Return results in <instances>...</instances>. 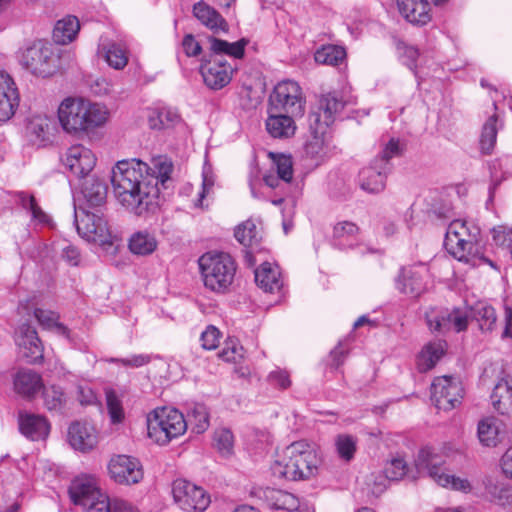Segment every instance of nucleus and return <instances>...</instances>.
Wrapping results in <instances>:
<instances>
[{"instance_id":"nucleus-1","label":"nucleus","mask_w":512,"mask_h":512,"mask_svg":"<svg viewBox=\"0 0 512 512\" xmlns=\"http://www.w3.org/2000/svg\"><path fill=\"white\" fill-rule=\"evenodd\" d=\"M173 171L167 158H153L150 164L139 159L118 161L112 169L113 193L119 203L137 215L158 206L159 185L166 187Z\"/></svg>"},{"instance_id":"nucleus-2","label":"nucleus","mask_w":512,"mask_h":512,"mask_svg":"<svg viewBox=\"0 0 512 512\" xmlns=\"http://www.w3.org/2000/svg\"><path fill=\"white\" fill-rule=\"evenodd\" d=\"M208 42L211 55L209 59H203L200 72L204 83L210 89L219 90L230 83L234 71L231 64L222 59V55H228L235 59L243 58L248 40L242 38L230 43L210 36Z\"/></svg>"},{"instance_id":"nucleus-3","label":"nucleus","mask_w":512,"mask_h":512,"mask_svg":"<svg viewBox=\"0 0 512 512\" xmlns=\"http://www.w3.org/2000/svg\"><path fill=\"white\" fill-rule=\"evenodd\" d=\"M320 459L314 446L305 441H295L288 445L280 460L272 465L275 476L291 481L307 480L313 477L317 471Z\"/></svg>"},{"instance_id":"nucleus-4","label":"nucleus","mask_w":512,"mask_h":512,"mask_svg":"<svg viewBox=\"0 0 512 512\" xmlns=\"http://www.w3.org/2000/svg\"><path fill=\"white\" fill-rule=\"evenodd\" d=\"M199 266L206 288L223 293L234 280L236 264L227 253H206L199 259Z\"/></svg>"},{"instance_id":"nucleus-5","label":"nucleus","mask_w":512,"mask_h":512,"mask_svg":"<svg viewBox=\"0 0 512 512\" xmlns=\"http://www.w3.org/2000/svg\"><path fill=\"white\" fill-rule=\"evenodd\" d=\"M187 429L183 414L173 408H157L147 417V433L159 445H166Z\"/></svg>"},{"instance_id":"nucleus-6","label":"nucleus","mask_w":512,"mask_h":512,"mask_svg":"<svg viewBox=\"0 0 512 512\" xmlns=\"http://www.w3.org/2000/svg\"><path fill=\"white\" fill-rule=\"evenodd\" d=\"M444 464L445 461L443 457L434 454L428 448L420 450L415 461L418 473L422 476H429L438 485L462 492L470 491V482L467 479L455 477L454 475L447 473L444 468Z\"/></svg>"},{"instance_id":"nucleus-7","label":"nucleus","mask_w":512,"mask_h":512,"mask_svg":"<svg viewBox=\"0 0 512 512\" xmlns=\"http://www.w3.org/2000/svg\"><path fill=\"white\" fill-rule=\"evenodd\" d=\"M478 237V228H469L465 221L457 219L449 224L444 245L453 257L468 263L478 252Z\"/></svg>"},{"instance_id":"nucleus-8","label":"nucleus","mask_w":512,"mask_h":512,"mask_svg":"<svg viewBox=\"0 0 512 512\" xmlns=\"http://www.w3.org/2000/svg\"><path fill=\"white\" fill-rule=\"evenodd\" d=\"M69 495L72 502L86 512H101L108 503V495L101 491L96 478L88 475L76 477L71 482Z\"/></svg>"},{"instance_id":"nucleus-9","label":"nucleus","mask_w":512,"mask_h":512,"mask_svg":"<svg viewBox=\"0 0 512 512\" xmlns=\"http://www.w3.org/2000/svg\"><path fill=\"white\" fill-rule=\"evenodd\" d=\"M271 111L303 116L306 98L300 85L292 80L279 82L270 96Z\"/></svg>"},{"instance_id":"nucleus-10","label":"nucleus","mask_w":512,"mask_h":512,"mask_svg":"<svg viewBox=\"0 0 512 512\" xmlns=\"http://www.w3.org/2000/svg\"><path fill=\"white\" fill-rule=\"evenodd\" d=\"M74 212L76 229L83 239L99 245L111 244L110 229L101 215L89 212L82 206H75Z\"/></svg>"},{"instance_id":"nucleus-11","label":"nucleus","mask_w":512,"mask_h":512,"mask_svg":"<svg viewBox=\"0 0 512 512\" xmlns=\"http://www.w3.org/2000/svg\"><path fill=\"white\" fill-rule=\"evenodd\" d=\"M172 495L174 502L186 512H204L211 502L201 486L182 478L173 481Z\"/></svg>"},{"instance_id":"nucleus-12","label":"nucleus","mask_w":512,"mask_h":512,"mask_svg":"<svg viewBox=\"0 0 512 512\" xmlns=\"http://www.w3.org/2000/svg\"><path fill=\"white\" fill-rule=\"evenodd\" d=\"M344 106L345 102L339 93L334 91L322 94L319 97L316 110L309 114L310 130L316 133H326L328 127L335 121Z\"/></svg>"},{"instance_id":"nucleus-13","label":"nucleus","mask_w":512,"mask_h":512,"mask_svg":"<svg viewBox=\"0 0 512 512\" xmlns=\"http://www.w3.org/2000/svg\"><path fill=\"white\" fill-rule=\"evenodd\" d=\"M464 388L458 378L441 376L431 384V400L438 410L449 411L461 403Z\"/></svg>"},{"instance_id":"nucleus-14","label":"nucleus","mask_w":512,"mask_h":512,"mask_svg":"<svg viewBox=\"0 0 512 512\" xmlns=\"http://www.w3.org/2000/svg\"><path fill=\"white\" fill-rule=\"evenodd\" d=\"M425 319L431 331L441 334L450 331L461 332L468 326V314L459 308H430L425 313Z\"/></svg>"},{"instance_id":"nucleus-15","label":"nucleus","mask_w":512,"mask_h":512,"mask_svg":"<svg viewBox=\"0 0 512 512\" xmlns=\"http://www.w3.org/2000/svg\"><path fill=\"white\" fill-rule=\"evenodd\" d=\"M21 65L36 76L47 77L53 73V51L42 42H36L26 48L20 57Z\"/></svg>"},{"instance_id":"nucleus-16","label":"nucleus","mask_w":512,"mask_h":512,"mask_svg":"<svg viewBox=\"0 0 512 512\" xmlns=\"http://www.w3.org/2000/svg\"><path fill=\"white\" fill-rule=\"evenodd\" d=\"M85 99L68 97L58 108V118L63 129L68 133L85 132Z\"/></svg>"},{"instance_id":"nucleus-17","label":"nucleus","mask_w":512,"mask_h":512,"mask_svg":"<svg viewBox=\"0 0 512 512\" xmlns=\"http://www.w3.org/2000/svg\"><path fill=\"white\" fill-rule=\"evenodd\" d=\"M62 162L74 176L85 179L96 165V156L91 149L82 144H75L66 150Z\"/></svg>"},{"instance_id":"nucleus-18","label":"nucleus","mask_w":512,"mask_h":512,"mask_svg":"<svg viewBox=\"0 0 512 512\" xmlns=\"http://www.w3.org/2000/svg\"><path fill=\"white\" fill-rule=\"evenodd\" d=\"M108 471L111 479L118 484H136L143 478L139 460L127 455L112 457L108 464Z\"/></svg>"},{"instance_id":"nucleus-19","label":"nucleus","mask_w":512,"mask_h":512,"mask_svg":"<svg viewBox=\"0 0 512 512\" xmlns=\"http://www.w3.org/2000/svg\"><path fill=\"white\" fill-rule=\"evenodd\" d=\"M16 342L21 357L28 363H38L43 359V345L36 330L29 324H23L19 328Z\"/></svg>"},{"instance_id":"nucleus-20","label":"nucleus","mask_w":512,"mask_h":512,"mask_svg":"<svg viewBox=\"0 0 512 512\" xmlns=\"http://www.w3.org/2000/svg\"><path fill=\"white\" fill-rule=\"evenodd\" d=\"M13 389L16 394L25 398H34L43 388L41 375L30 368H18L12 374Z\"/></svg>"},{"instance_id":"nucleus-21","label":"nucleus","mask_w":512,"mask_h":512,"mask_svg":"<svg viewBox=\"0 0 512 512\" xmlns=\"http://www.w3.org/2000/svg\"><path fill=\"white\" fill-rule=\"evenodd\" d=\"M19 101L14 80L9 74L0 72V121H7L15 114Z\"/></svg>"},{"instance_id":"nucleus-22","label":"nucleus","mask_w":512,"mask_h":512,"mask_svg":"<svg viewBox=\"0 0 512 512\" xmlns=\"http://www.w3.org/2000/svg\"><path fill=\"white\" fill-rule=\"evenodd\" d=\"M68 441L75 450L88 452L96 447L98 436L91 424L75 422L68 429Z\"/></svg>"},{"instance_id":"nucleus-23","label":"nucleus","mask_w":512,"mask_h":512,"mask_svg":"<svg viewBox=\"0 0 512 512\" xmlns=\"http://www.w3.org/2000/svg\"><path fill=\"white\" fill-rule=\"evenodd\" d=\"M389 173L387 166L376 164V161L373 160L369 166L360 171L359 185L361 189L368 193H380L385 189L386 178Z\"/></svg>"},{"instance_id":"nucleus-24","label":"nucleus","mask_w":512,"mask_h":512,"mask_svg":"<svg viewBox=\"0 0 512 512\" xmlns=\"http://www.w3.org/2000/svg\"><path fill=\"white\" fill-rule=\"evenodd\" d=\"M284 112L271 111L265 121L266 130L273 138L288 139L291 138L296 131L295 118Z\"/></svg>"},{"instance_id":"nucleus-25","label":"nucleus","mask_w":512,"mask_h":512,"mask_svg":"<svg viewBox=\"0 0 512 512\" xmlns=\"http://www.w3.org/2000/svg\"><path fill=\"white\" fill-rule=\"evenodd\" d=\"M19 429L25 437L36 441L48 436L50 424L42 415L21 412L19 413Z\"/></svg>"},{"instance_id":"nucleus-26","label":"nucleus","mask_w":512,"mask_h":512,"mask_svg":"<svg viewBox=\"0 0 512 512\" xmlns=\"http://www.w3.org/2000/svg\"><path fill=\"white\" fill-rule=\"evenodd\" d=\"M80 193L87 208H97L105 204L107 198V185L98 177L91 176L83 180Z\"/></svg>"},{"instance_id":"nucleus-27","label":"nucleus","mask_w":512,"mask_h":512,"mask_svg":"<svg viewBox=\"0 0 512 512\" xmlns=\"http://www.w3.org/2000/svg\"><path fill=\"white\" fill-rule=\"evenodd\" d=\"M397 289L410 297H418L426 290L423 269L403 268L396 280Z\"/></svg>"},{"instance_id":"nucleus-28","label":"nucleus","mask_w":512,"mask_h":512,"mask_svg":"<svg viewBox=\"0 0 512 512\" xmlns=\"http://www.w3.org/2000/svg\"><path fill=\"white\" fill-rule=\"evenodd\" d=\"M399 11L412 24L425 25L431 20L428 0H398Z\"/></svg>"},{"instance_id":"nucleus-29","label":"nucleus","mask_w":512,"mask_h":512,"mask_svg":"<svg viewBox=\"0 0 512 512\" xmlns=\"http://www.w3.org/2000/svg\"><path fill=\"white\" fill-rule=\"evenodd\" d=\"M193 15L213 33L228 31V23L213 7L199 1L193 5Z\"/></svg>"},{"instance_id":"nucleus-30","label":"nucleus","mask_w":512,"mask_h":512,"mask_svg":"<svg viewBox=\"0 0 512 512\" xmlns=\"http://www.w3.org/2000/svg\"><path fill=\"white\" fill-rule=\"evenodd\" d=\"M255 282L265 292L280 291L283 286L279 267L265 262L255 270Z\"/></svg>"},{"instance_id":"nucleus-31","label":"nucleus","mask_w":512,"mask_h":512,"mask_svg":"<svg viewBox=\"0 0 512 512\" xmlns=\"http://www.w3.org/2000/svg\"><path fill=\"white\" fill-rule=\"evenodd\" d=\"M446 342L436 340L426 344L417 358V367L420 372L431 370L446 351Z\"/></svg>"},{"instance_id":"nucleus-32","label":"nucleus","mask_w":512,"mask_h":512,"mask_svg":"<svg viewBox=\"0 0 512 512\" xmlns=\"http://www.w3.org/2000/svg\"><path fill=\"white\" fill-rule=\"evenodd\" d=\"M15 202L26 212L30 213L31 221L39 224H48L49 216L40 207L35 196L26 191H17L14 193Z\"/></svg>"},{"instance_id":"nucleus-33","label":"nucleus","mask_w":512,"mask_h":512,"mask_svg":"<svg viewBox=\"0 0 512 512\" xmlns=\"http://www.w3.org/2000/svg\"><path fill=\"white\" fill-rule=\"evenodd\" d=\"M99 53L103 55L107 64L115 70H122L128 64V52L124 45L109 42L99 46Z\"/></svg>"},{"instance_id":"nucleus-34","label":"nucleus","mask_w":512,"mask_h":512,"mask_svg":"<svg viewBox=\"0 0 512 512\" xmlns=\"http://www.w3.org/2000/svg\"><path fill=\"white\" fill-rule=\"evenodd\" d=\"M493 407L501 414L512 409V378L501 379L491 394Z\"/></svg>"},{"instance_id":"nucleus-35","label":"nucleus","mask_w":512,"mask_h":512,"mask_svg":"<svg viewBox=\"0 0 512 512\" xmlns=\"http://www.w3.org/2000/svg\"><path fill=\"white\" fill-rule=\"evenodd\" d=\"M79 29L80 23L77 17L67 16L57 21L53 30V39L58 44H68L74 40Z\"/></svg>"},{"instance_id":"nucleus-36","label":"nucleus","mask_w":512,"mask_h":512,"mask_svg":"<svg viewBox=\"0 0 512 512\" xmlns=\"http://www.w3.org/2000/svg\"><path fill=\"white\" fill-rule=\"evenodd\" d=\"M85 132L103 126L109 119L110 112L103 104L85 101Z\"/></svg>"},{"instance_id":"nucleus-37","label":"nucleus","mask_w":512,"mask_h":512,"mask_svg":"<svg viewBox=\"0 0 512 512\" xmlns=\"http://www.w3.org/2000/svg\"><path fill=\"white\" fill-rule=\"evenodd\" d=\"M128 246L133 254L149 255L156 250L157 240L147 231H138L131 235Z\"/></svg>"},{"instance_id":"nucleus-38","label":"nucleus","mask_w":512,"mask_h":512,"mask_svg":"<svg viewBox=\"0 0 512 512\" xmlns=\"http://www.w3.org/2000/svg\"><path fill=\"white\" fill-rule=\"evenodd\" d=\"M180 115L173 109L162 108L152 110L148 116V123L150 128L162 130L174 127L180 122Z\"/></svg>"},{"instance_id":"nucleus-39","label":"nucleus","mask_w":512,"mask_h":512,"mask_svg":"<svg viewBox=\"0 0 512 512\" xmlns=\"http://www.w3.org/2000/svg\"><path fill=\"white\" fill-rule=\"evenodd\" d=\"M471 316L479 323L482 331L489 332L494 329L497 316L491 305L485 302L476 303L471 307Z\"/></svg>"},{"instance_id":"nucleus-40","label":"nucleus","mask_w":512,"mask_h":512,"mask_svg":"<svg viewBox=\"0 0 512 512\" xmlns=\"http://www.w3.org/2000/svg\"><path fill=\"white\" fill-rule=\"evenodd\" d=\"M479 441L487 447H494L499 442L498 421L494 418H486L478 424Z\"/></svg>"},{"instance_id":"nucleus-41","label":"nucleus","mask_w":512,"mask_h":512,"mask_svg":"<svg viewBox=\"0 0 512 512\" xmlns=\"http://www.w3.org/2000/svg\"><path fill=\"white\" fill-rule=\"evenodd\" d=\"M346 52L344 48L336 45L323 46L315 53V61L320 64L337 66L344 61Z\"/></svg>"},{"instance_id":"nucleus-42","label":"nucleus","mask_w":512,"mask_h":512,"mask_svg":"<svg viewBox=\"0 0 512 512\" xmlns=\"http://www.w3.org/2000/svg\"><path fill=\"white\" fill-rule=\"evenodd\" d=\"M43 402L49 411H61L66 404V395L63 389L56 385L43 386Z\"/></svg>"},{"instance_id":"nucleus-43","label":"nucleus","mask_w":512,"mask_h":512,"mask_svg":"<svg viewBox=\"0 0 512 512\" xmlns=\"http://www.w3.org/2000/svg\"><path fill=\"white\" fill-rule=\"evenodd\" d=\"M234 235L237 241L246 247L257 244L261 238L256 224L251 220L238 225Z\"/></svg>"},{"instance_id":"nucleus-44","label":"nucleus","mask_w":512,"mask_h":512,"mask_svg":"<svg viewBox=\"0 0 512 512\" xmlns=\"http://www.w3.org/2000/svg\"><path fill=\"white\" fill-rule=\"evenodd\" d=\"M497 116L493 115L488 118V120L483 125L481 138H480V146L481 150L485 154H490L495 146L496 138H497Z\"/></svg>"},{"instance_id":"nucleus-45","label":"nucleus","mask_w":512,"mask_h":512,"mask_svg":"<svg viewBox=\"0 0 512 512\" xmlns=\"http://www.w3.org/2000/svg\"><path fill=\"white\" fill-rule=\"evenodd\" d=\"M358 231V226L353 222H339L333 228V240L338 246L344 247L358 234Z\"/></svg>"},{"instance_id":"nucleus-46","label":"nucleus","mask_w":512,"mask_h":512,"mask_svg":"<svg viewBox=\"0 0 512 512\" xmlns=\"http://www.w3.org/2000/svg\"><path fill=\"white\" fill-rule=\"evenodd\" d=\"M272 506L275 509L287 510L290 512L298 511L300 507L299 499L286 491H274L271 496Z\"/></svg>"},{"instance_id":"nucleus-47","label":"nucleus","mask_w":512,"mask_h":512,"mask_svg":"<svg viewBox=\"0 0 512 512\" xmlns=\"http://www.w3.org/2000/svg\"><path fill=\"white\" fill-rule=\"evenodd\" d=\"M193 425V430L200 434L209 426V415L204 405L197 404L188 413L187 424Z\"/></svg>"},{"instance_id":"nucleus-48","label":"nucleus","mask_w":512,"mask_h":512,"mask_svg":"<svg viewBox=\"0 0 512 512\" xmlns=\"http://www.w3.org/2000/svg\"><path fill=\"white\" fill-rule=\"evenodd\" d=\"M271 172H275L282 181L290 182L293 178L292 158L287 155L273 156Z\"/></svg>"},{"instance_id":"nucleus-49","label":"nucleus","mask_w":512,"mask_h":512,"mask_svg":"<svg viewBox=\"0 0 512 512\" xmlns=\"http://www.w3.org/2000/svg\"><path fill=\"white\" fill-rule=\"evenodd\" d=\"M34 316L44 328H56L63 335L68 334L67 327L58 322L59 316L55 312L37 308L34 311Z\"/></svg>"},{"instance_id":"nucleus-50","label":"nucleus","mask_w":512,"mask_h":512,"mask_svg":"<svg viewBox=\"0 0 512 512\" xmlns=\"http://www.w3.org/2000/svg\"><path fill=\"white\" fill-rule=\"evenodd\" d=\"M401 147L399 140L395 138H391L383 147L382 151L378 156L375 157L374 161L376 164H380L381 166H387V170L391 171L390 160L393 157H397L401 155Z\"/></svg>"},{"instance_id":"nucleus-51","label":"nucleus","mask_w":512,"mask_h":512,"mask_svg":"<svg viewBox=\"0 0 512 512\" xmlns=\"http://www.w3.org/2000/svg\"><path fill=\"white\" fill-rule=\"evenodd\" d=\"M214 443L217 450L224 456H228L233 451L234 437L230 430L226 428L219 429L214 434Z\"/></svg>"},{"instance_id":"nucleus-52","label":"nucleus","mask_w":512,"mask_h":512,"mask_svg":"<svg viewBox=\"0 0 512 512\" xmlns=\"http://www.w3.org/2000/svg\"><path fill=\"white\" fill-rule=\"evenodd\" d=\"M407 472L406 462L402 458L392 459L384 469L387 479L397 481L402 479Z\"/></svg>"},{"instance_id":"nucleus-53","label":"nucleus","mask_w":512,"mask_h":512,"mask_svg":"<svg viewBox=\"0 0 512 512\" xmlns=\"http://www.w3.org/2000/svg\"><path fill=\"white\" fill-rule=\"evenodd\" d=\"M219 357L226 362L237 363L243 358V347L236 340H229L219 353Z\"/></svg>"},{"instance_id":"nucleus-54","label":"nucleus","mask_w":512,"mask_h":512,"mask_svg":"<svg viewBox=\"0 0 512 512\" xmlns=\"http://www.w3.org/2000/svg\"><path fill=\"white\" fill-rule=\"evenodd\" d=\"M336 447L342 458L350 460L353 458L356 450V441L352 436L339 435L336 440Z\"/></svg>"},{"instance_id":"nucleus-55","label":"nucleus","mask_w":512,"mask_h":512,"mask_svg":"<svg viewBox=\"0 0 512 512\" xmlns=\"http://www.w3.org/2000/svg\"><path fill=\"white\" fill-rule=\"evenodd\" d=\"M489 494L500 505L512 504V486L496 484L488 487Z\"/></svg>"},{"instance_id":"nucleus-56","label":"nucleus","mask_w":512,"mask_h":512,"mask_svg":"<svg viewBox=\"0 0 512 512\" xmlns=\"http://www.w3.org/2000/svg\"><path fill=\"white\" fill-rule=\"evenodd\" d=\"M107 502L101 512H140L135 505L118 497L108 496Z\"/></svg>"},{"instance_id":"nucleus-57","label":"nucleus","mask_w":512,"mask_h":512,"mask_svg":"<svg viewBox=\"0 0 512 512\" xmlns=\"http://www.w3.org/2000/svg\"><path fill=\"white\" fill-rule=\"evenodd\" d=\"M106 400L108 413L112 423L117 424L122 422L124 419V412L120 400L112 392L107 393Z\"/></svg>"},{"instance_id":"nucleus-58","label":"nucleus","mask_w":512,"mask_h":512,"mask_svg":"<svg viewBox=\"0 0 512 512\" xmlns=\"http://www.w3.org/2000/svg\"><path fill=\"white\" fill-rule=\"evenodd\" d=\"M313 133L312 139L306 144L305 150L307 155L312 158H321L325 153L323 135L325 133Z\"/></svg>"},{"instance_id":"nucleus-59","label":"nucleus","mask_w":512,"mask_h":512,"mask_svg":"<svg viewBox=\"0 0 512 512\" xmlns=\"http://www.w3.org/2000/svg\"><path fill=\"white\" fill-rule=\"evenodd\" d=\"M108 361L112 363H121L125 367L139 368L150 363L151 356L148 354H137L128 358H111Z\"/></svg>"},{"instance_id":"nucleus-60","label":"nucleus","mask_w":512,"mask_h":512,"mask_svg":"<svg viewBox=\"0 0 512 512\" xmlns=\"http://www.w3.org/2000/svg\"><path fill=\"white\" fill-rule=\"evenodd\" d=\"M219 338L220 331L215 326L210 325L201 334V345L206 350H213L218 346Z\"/></svg>"},{"instance_id":"nucleus-61","label":"nucleus","mask_w":512,"mask_h":512,"mask_svg":"<svg viewBox=\"0 0 512 512\" xmlns=\"http://www.w3.org/2000/svg\"><path fill=\"white\" fill-rule=\"evenodd\" d=\"M214 176L212 173L204 170L203 171V181H202V189L199 192V197L197 201L195 202V206L197 207H203V200L204 198L210 193L214 186Z\"/></svg>"},{"instance_id":"nucleus-62","label":"nucleus","mask_w":512,"mask_h":512,"mask_svg":"<svg viewBox=\"0 0 512 512\" xmlns=\"http://www.w3.org/2000/svg\"><path fill=\"white\" fill-rule=\"evenodd\" d=\"M182 46L185 54L188 57H196L202 51L200 43L195 39V37L192 34H187L184 36Z\"/></svg>"},{"instance_id":"nucleus-63","label":"nucleus","mask_w":512,"mask_h":512,"mask_svg":"<svg viewBox=\"0 0 512 512\" xmlns=\"http://www.w3.org/2000/svg\"><path fill=\"white\" fill-rule=\"evenodd\" d=\"M91 89L96 95H108L113 89V84L110 80L100 77L91 84Z\"/></svg>"},{"instance_id":"nucleus-64","label":"nucleus","mask_w":512,"mask_h":512,"mask_svg":"<svg viewBox=\"0 0 512 512\" xmlns=\"http://www.w3.org/2000/svg\"><path fill=\"white\" fill-rule=\"evenodd\" d=\"M62 258L71 266H78L81 261V254L77 247L67 245L63 248Z\"/></svg>"}]
</instances>
